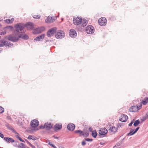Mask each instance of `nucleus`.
Wrapping results in <instances>:
<instances>
[{"instance_id": "36", "label": "nucleus", "mask_w": 148, "mask_h": 148, "mask_svg": "<svg viewBox=\"0 0 148 148\" xmlns=\"http://www.w3.org/2000/svg\"><path fill=\"white\" fill-rule=\"evenodd\" d=\"M5 28H6V29H9V30H12L13 28V27L12 26H6L5 27Z\"/></svg>"}, {"instance_id": "7", "label": "nucleus", "mask_w": 148, "mask_h": 148, "mask_svg": "<svg viewBox=\"0 0 148 148\" xmlns=\"http://www.w3.org/2000/svg\"><path fill=\"white\" fill-rule=\"evenodd\" d=\"M7 39L8 40L13 42H17L19 40L18 36V37H16L12 36L11 35H9L8 36Z\"/></svg>"}, {"instance_id": "54", "label": "nucleus", "mask_w": 148, "mask_h": 148, "mask_svg": "<svg viewBox=\"0 0 148 148\" xmlns=\"http://www.w3.org/2000/svg\"><path fill=\"white\" fill-rule=\"evenodd\" d=\"M7 119L9 120H11V117L9 116H7Z\"/></svg>"}, {"instance_id": "62", "label": "nucleus", "mask_w": 148, "mask_h": 148, "mask_svg": "<svg viewBox=\"0 0 148 148\" xmlns=\"http://www.w3.org/2000/svg\"><path fill=\"white\" fill-rule=\"evenodd\" d=\"M36 137H34V138H32V140H35L36 139Z\"/></svg>"}, {"instance_id": "25", "label": "nucleus", "mask_w": 148, "mask_h": 148, "mask_svg": "<svg viewBox=\"0 0 148 148\" xmlns=\"http://www.w3.org/2000/svg\"><path fill=\"white\" fill-rule=\"evenodd\" d=\"M6 41H4L3 40H0V47L3 46L4 45L5 46V43Z\"/></svg>"}, {"instance_id": "39", "label": "nucleus", "mask_w": 148, "mask_h": 148, "mask_svg": "<svg viewBox=\"0 0 148 148\" xmlns=\"http://www.w3.org/2000/svg\"><path fill=\"white\" fill-rule=\"evenodd\" d=\"M4 111V109L2 107L0 106V113H2Z\"/></svg>"}, {"instance_id": "22", "label": "nucleus", "mask_w": 148, "mask_h": 148, "mask_svg": "<svg viewBox=\"0 0 148 148\" xmlns=\"http://www.w3.org/2000/svg\"><path fill=\"white\" fill-rule=\"evenodd\" d=\"M129 110L131 112H135L137 110L136 106H132L129 109Z\"/></svg>"}, {"instance_id": "58", "label": "nucleus", "mask_w": 148, "mask_h": 148, "mask_svg": "<svg viewBox=\"0 0 148 148\" xmlns=\"http://www.w3.org/2000/svg\"><path fill=\"white\" fill-rule=\"evenodd\" d=\"M51 40H47L45 41V42H50V41H51Z\"/></svg>"}, {"instance_id": "3", "label": "nucleus", "mask_w": 148, "mask_h": 148, "mask_svg": "<svg viewBox=\"0 0 148 148\" xmlns=\"http://www.w3.org/2000/svg\"><path fill=\"white\" fill-rule=\"evenodd\" d=\"M57 28L54 27L49 29L47 32V36L48 37L52 36L56 32Z\"/></svg>"}, {"instance_id": "55", "label": "nucleus", "mask_w": 148, "mask_h": 148, "mask_svg": "<svg viewBox=\"0 0 148 148\" xmlns=\"http://www.w3.org/2000/svg\"><path fill=\"white\" fill-rule=\"evenodd\" d=\"M30 145L32 148H36L34 145L31 144Z\"/></svg>"}, {"instance_id": "47", "label": "nucleus", "mask_w": 148, "mask_h": 148, "mask_svg": "<svg viewBox=\"0 0 148 148\" xmlns=\"http://www.w3.org/2000/svg\"><path fill=\"white\" fill-rule=\"evenodd\" d=\"M86 144V143L85 141H82V146L85 145Z\"/></svg>"}, {"instance_id": "31", "label": "nucleus", "mask_w": 148, "mask_h": 148, "mask_svg": "<svg viewBox=\"0 0 148 148\" xmlns=\"http://www.w3.org/2000/svg\"><path fill=\"white\" fill-rule=\"evenodd\" d=\"M97 135V133L95 130L92 132V136L94 138H96Z\"/></svg>"}, {"instance_id": "10", "label": "nucleus", "mask_w": 148, "mask_h": 148, "mask_svg": "<svg viewBox=\"0 0 148 148\" xmlns=\"http://www.w3.org/2000/svg\"><path fill=\"white\" fill-rule=\"evenodd\" d=\"M69 34L71 37L73 38H75L77 35L76 31L73 29H71L70 30Z\"/></svg>"}, {"instance_id": "48", "label": "nucleus", "mask_w": 148, "mask_h": 148, "mask_svg": "<svg viewBox=\"0 0 148 148\" xmlns=\"http://www.w3.org/2000/svg\"><path fill=\"white\" fill-rule=\"evenodd\" d=\"M84 136H85L86 137L88 136L89 135V133L88 132L85 133Z\"/></svg>"}, {"instance_id": "23", "label": "nucleus", "mask_w": 148, "mask_h": 148, "mask_svg": "<svg viewBox=\"0 0 148 148\" xmlns=\"http://www.w3.org/2000/svg\"><path fill=\"white\" fill-rule=\"evenodd\" d=\"M45 22L47 23H51L53 22V20H52V18L51 17L48 16L45 20Z\"/></svg>"}, {"instance_id": "29", "label": "nucleus", "mask_w": 148, "mask_h": 148, "mask_svg": "<svg viewBox=\"0 0 148 148\" xmlns=\"http://www.w3.org/2000/svg\"><path fill=\"white\" fill-rule=\"evenodd\" d=\"M148 102V98L146 97L144 100H143L142 102V103L143 104L145 105Z\"/></svg>"}, {"instance_id": "14", "label": "nucleus", "mask_w": 148, "mask_h": 148, "mask_svg": "<svg viewBox=\"0 0 148 148\" xmlns=\"http://www.w3.org/2000/svg\"><path fill=\"white\" fill-rule=\"evenodd\" d=\"M45 28L44 27H39L34 29L35 34H39L42 33L45 30Z\"/></svg>"}, {"instance_id": "9", "label": "nucleus", "mask_w": 148, "mask_h": 148, "mask_svg": "<svg viewBox=\"0 0 148 148\" xmlns=\"http://www.w3.org/2000/svg\"><path fill=\"white\" fill-rule=\"evenodd\" d=\"M30 125L31 126L33 127H36L39 125V122L37 120H33L31 121Z\"/></svg>"}, {"instance_id": "19", "label": "nucleus", "mask_w": 148, "mask_h": 148, "mask_svg": "<svg viewBox=\"0 0 148 148\" xmlns=\"http://www.w3.org/2000/svg\"><path fill=\"white\" fill-rule=\"evenodd\" d=\"M45 129L49 130L53 127V125L51 123H45Z\"/></svg>"}, {"instance_id": "37", "label": "nucleus", "mask_w": 148, "mask_h": 148, "mask_svg": "<svg viewBox=\"0 0 148 148\" xmlns=\"http://www.w3.org/2000/svg\"><path fill=\"white\" fill-rule=\"evenodd\" d=\"M122 144L121 142H118L115 145L116 146H117L119 148H121V145Z\"/></svg>"}, {"instance_id": "5", "label": "nucleus", "mask_w": 148, "mask_h": 148, "mask_svg": "<svg viewBox=\"0 0 148 148\" xmlns=\"http://www.w3.org/2000/svg\"><path fill=\"white\" fill-rule=\"evenodd\" d=\"M64 34L63 31L60 30L56 34L55 36L57 39H62L64 37Z\"/></svg>"}, {"instance_id": "16", "label": "nucleus", "mask_w": 148, "mask_h": 148, "mask_svg": "<svg viewBox=\"0 0 148 148\" xmlns=\"http://www.w3.org/2000/svg\"><path fill=\"white\" fill-rule=\"evenodd\" d=\"M18 38H21L22 39L24 40H28L29 38V37L26 34H20L18 35Z\"/></svg>"}, {"instance_id": "52", "label": "nucleus", "mask_w": 148, "mask_h": 148, "mask_svg": "<svg viewBox=\"0 0 148 148\" xmlns=\"http://www.w3.org/2000/svg\"><path fill=\"white\" fill-rule=\"evenodd\" d=\"M51 18H52V21L53 20V22L55 20V17L53 16H52L51 17Z\"/></svg>"}, {"instance_id": "64", "label": "nucleus", "mask_w": 148, "mask_h": 148, "mask_svg": "<svg viewBox=\"0 0 148 148\" xmlns=\"http://www.w3.org/2000/svg\"><path fill=\"white\" fill-rule=\"evenodd\" d=\"M2 49H0V52L1 51H2Z\"/></svg>"}, {"instance_id": "27", "label": "nucleus", "mask_w": 148, "mask_h": 148, "mask_svg": "<svg viewBox=\"0 0 148 148\" xmlns=\"http://www.w3.org/2000/svg\"><path fill=\"white\" fill-rule=\"evenodd\" d=\"M140 123V121L138 120H137L134 122L133 125L134 127H136Z\"/></svg>"}, {"instance_id": "30", "label": "nucleus", "mask_w": 148, "mask_h": 148, "mask_svg": "<svg viewBox=\"0 0 148 148\" xmlns=\"http://www.w3.org/2000/svg\"><path fill=\"white\" fill-rule=\"evenodd\" d=\"M44 128L45 129V124L43 126L42 125L40 126L39 128L34 129V130L35 131H37L38 130L40 129H42Z\"/></svg>"}, {"instance_id": "44", "label": "nucleus", "mask_w": 148, "mask_h": 148, "mask_svg": "<svg viewBox=\"0 0 148 148\" xmlns=\"http://www.w3.org/2000/svg\"><path fill=\"white\" fill-rule=\"evenodd\" d=\"M134 120L133 119L131 122L128 125L129 126H132V124L133 123V122H134Z\"/></svg>"}, {"instance_id": "13", "label": "nucleus", "mask_w": 148, "mask_h": 148, "mask_svg": "<svg viewBox=\"0 0 148 148\" xmlns=\"http://www.w3.org/2000/svg\"><path fill=\"white\" fill-rule=\"evenodd\" d=\"M128 119V116L125 114H123L121 115V117L119 119V120L120 121L125 122L127 121Z\"/></svg>"}, {"instance_id": "28", "label": "nucleus", "mask_w": 148, "mask_h": 148, "mask_svg": "<svg viewBox=\"0 0 148 148\" xmlns=\"http://www.w3.org/2000/svg\"><path fill=\"white\" fill-rule=\"evenodd\" d=\"M148 118V112L147 113L145 116H143L141 119L142 121H144Z\"/></svg>"}, {"instance_id": "59", "label": "nucleus", "mask_w": 148, "mask_h": 148, "mask_svg": "<svg viewBox=\"0 0 148 148\" xmlns=\"http://www.w3.org/2000/svg\"><path fill=\"white\" fill-rule=\"evenodd\" d=\"M53 137L55 138H56V139H58V137H56V136H55L54 135L53 136Z\"/></svg>"}, {"instance_id": "17", "label": "nucleus", "mask_w": 148, "mask_h": 148, "mask_svg": "<svg viewBox=\"0 0 148 148\" xmlns=\"http://www.w3.org/2000/svg\"><path fill=\"white\" fill-rule=\"evenodd\" d=\"M5 125L8 129L11 130L15 134H19L11 126L9 123H7Z\"/></svg>"}, {"instance_id": "50", "label": "nucleus", "mask_w": 148, "mask_h": 148, "mask_svg": "<svg viewBox=\"0 0 148 148\" xmlns=\"http://www.w3.org/2000/svg\"><path fill=\"white\" fill-rule=\"evenodd\" d=\"M32 135H29L28 137L27 138L29 139H32Z\"/></svg>"}, {"instance_id": "45", "label": "nucleus", "mask_w": 148, "mask_h": 148, "mask_svg": "<svg viewBox=\"0 0 148 148\" xmlns=\"http://www.w3.org/2000/svg\"><path fill=\"white\" fill-rule=\"evenodd\" d=\"M6 32H0V35H4L6 34Z\"/></svg>"}, {"instance_id": "40", "label": "nucleus", "mask_w": 148, "mask_h": 148, "mask_svg": "<svg viewBox=\"0 0 148 148\" xmlns=\"http://www.w3.org/2000/svg\"><path fill=\"white\" fill-rule=\"evenodd\" d=\"M48 144L50 146L53 147V148H57L54 145L52 144L51 143H50L49 142Z\"/></svg>"}, {"instance_id": "33", "label": "nucleus", "mask_w": 148, "mask_h": 148, "mask_svg": "<svg viewBox=\"0 0 148 148\" xmlns=\"http://www.w3.org/2000/svg\"><path fill=\"white\" fill-rule=\"evenodd\" d=\"M25 148V146L23 143H20L19 144L18 148Z\"/></svg>"}, {"instance_id": "38", "label": "nucleus", "mask_w": 148, "mask_h": 148, "mask_svg": "<svg viewBox=\"0 0 148 148\" xmlns=\"http://www.w3.org/2000/svg\"><path fill=\"white\" fill-rule=\"evenodd\" d=\"M18 143V141H15V143L13 145L16 147H18V145H17V143Z\"/></svg>"}, {"instance_id": "32", "label": "nucleus", "mask_w": 148, "mask_h": 148, "mask_svg": "<svg viewBox=\"0 0 148 148\" xmlns=\"http://www.w3.org/2000/svg\"><path fill=\"white\" fill-rule=\"evenodd\" d=\"M6 43H5V46L6 47H10V46H13V44H12L10 42L7 41L6 42Z\"/></svg>"}, {"instance_id": "24", "label": "nucleus", "mask_w": 148, "mask_h": 148, "mask_svg": "<svg viewBox=\"0 0 148 148\" xmlns=\"http://www.w3.org/2000/svg\"><path fill=\"white\" fill-rule=\"evenodd\" d=\"M74 132L75 133H79L80 136H84V133L80 130H77L74 131Z\"/></svg>"}, {"instance_id": "41", "label": "nucleus", "mask_w": 148, "mask_h": 148, "mask_svg": "<svg viewBox=\"0 0 148 148\" xmlns=\"http://www.w3.org/2000/svg\"><path fill=\"white\" fill-rule=\"evenodd\" d=\"M85 140L87 141H92L93 139H90L89 138H85Z\"/></svg>"}, {"instance_id": "43", "label": "nucleus", "mask_w": 148, "mask_h": 148, "mask_svg": "<svg viewBox=\"0 0 148 148\" xmlns=\"http://www.w3.org/2000/svg\"><path fill=\"white\" fill-rule=\"evenodd\" d=\"M139 128H140V127H138L136 128L135 130H134V133H135L136 132Z\"/></svg>"}, {"instance_id": "11", "label": "nucleus", "mask_w": 148, "mask_h": 148, "mask_svg": "<svg viewBox=\"0 0 148 148\" xmlns=\"http://www.w3.org/2000/svg\"><path fill=\"white\" fill-rule=\"evenodd\" d=\"M110 126V127L108 130L109 131V132L110 133L113 134L116 132L118 130L117 127H116L114 126Z\"/></svg>"}, {"instance_id": "51", "label": "nucleus", "mask_w": 148, "mask_h": 148, "mask_svg": "<svg viewBox=\"0 0 148 148\" xmlns=\"http://www.w3.org/2000/svg\"><path fill=\"white\" fill-rule=\"evenodd\" d=\"M20 141L23 142H25V141L23 140L21 137L19 138L18 139Z\"/></svg>"}, {"instance_id": "12", "label": "nucleus", "mask_w": 148, "mask_h": 148, "mask_svg": "<svg viewBox=\"0 0 148 148\" xmlns=\"http://www.w3.org/2000/svg\"><path fill=\"white\" fill-rule=\"evenodd\" d=\"M45 34H42L38 36L35 38L34 40V41H40L42 40L45 37Z\"/></svg>"}, {"instance_id": "35", "label": "nucleus", "mask_w": 148, "mask_h": 148, "mask_svg": "<svg viewBox=\"0 0 148 148\" xmlns=\"http://www.w3.org/2000/svg\"><path fill=\"white\" fill-rule=\"evenodd\" d=\"M13 21V20L11 21V20L9 19H6L5 20V22L7 23H12Z\"/></svg>"}, {"instance_id": "53", "label": "nucleus", "mask_w": 148, "mask_h": 148, "mask_svg": "<svg viewBox=\"0 0 148 148\" xmlns=\"http://www.w3.org/2000/svg\"><path fill=\"white\" fill-rule=\"evenodd\" d=\"M121 126L122 125L121 123H118V124L117 125V126L119 127H121Z\"/></svg>"}, {"instance_id": "2", "label": "nucleus", "mask_w": 148, "mask_h": 148, "mask_svg": "<svg viewBox=\"0 0 148 148\" xmlns=\"http://www.w3.org/2000/svg\"><path fill=\"white\" fill-rule=\"evenodd\" d=\"M73 23L75 25H80L82 27H84L86 26L88 21L85 19H82L81 17H76L74 18L73 20Z\"/></svg>"}, {"instance_id": "42", "label": "nucleus", "mask_w": 148, "mask_h": 148, "mask_svg": "<svg viewBox=\"0 0 148 148\" xmlns=\"http://www.w3.org/2000/svg\"><path fill=\"white\" fill-rule=\"evenodd\" d=\"M136 106V109H137V110H139L141 108V107H142L141 104V103L140 104V106Z\"/></svg>"}, {"instance_id": "1", "label": "nucleus", "mask_w": 148, "mask_h": 148, "mask_svg": "<svg viewBox=\"0 0 148 148\" xmlns=\"http://www.w3.org/2000/svg\"><path fill=\"white\" fill-rule=\"evenodd\" d=\"M26 26L25 24L22 23H19L16 24L14 26L15 30L14 32H17V35L20 34L25 33V31L24 30L25 26Z\"/></svg>"}, {"instance_id": "4", "label": "nucleus", "mask_w": 148, "mask_h": 148, "mask_svg": "<svg viewBox=\"0 0 148 148\" xmlns=\"http://www.w3.org/2000/svg\"><path fill=\"white\" fill-rule=\"evenodd\" d=\"M86 31L87 34H91L94 32V28L92 25H89L86 27Z\"/></svg>"}, {"instance_id": "61", "label": "nucleus", "mask_w": 148, "mask_h": 148, "mask_svg": "<svg viewBox=\"0 0 148 148\" xmlns=\"http://www.w3.org/2000/svg\"><path fill=\"white\" fill-rule=\"evenodd\" d=\"M104 144V143H103V142H100V144L101 145H103Z\"/></svg>"}, {"instance_id": "20", "label": "nucleus", "mask_w": 148, "mask_h": 148, "mask_svg": "<svg viewBox=\"0 0 148 148\" xmlns=\"http://www.w3.org/2000/svg\"><path fill=\"white\" fill-rule=\"evenodd\" d=\"M62 128V124L61 123L59 124H56L54 127V130H59Z\"/></svg>"}, {"instance_id": "18", "label": "nucleus", "mask_w": 148, "mask_h": 148, "mask_svg": "<svg viewBox=\"0 0 148 148\" xmlns=\"http://www.w3.org/2000/svg\"><path fill=\"white\" fill-rule=\"evenodd\" d=\"M75 125L74 124L70 123L67 126V129L70 131H73L75 129Z\"/></svg>"}, {"instance_id": "15", "label": "nucleus", "mask_w": 148, "mask_h": 148, "mask_svg": "<svg viewBox=\"0 0 148 148\" xmlns=\"http://www.w3.org/2000/svg\"><path fill=\"white\" fill-rule=\"evenodd\" d=\"M108 132L107 130L105 128L101 129L99 131V133L100 135L104 136L106 135Z\"/></svg>"}, {"instance_id": "8", "label": "nucleus", "mask_w": 148, "mask_h": 148, "mask_svg": "<svg viewBox=\"0 0 148 148\" xmlns=\"http://www.w3.org/2000/svg\"><path fill=\"white\" fill-rule=\"evenodd\" d=\"M26 26L25 27H26L28 30H33L34 28V25L33 24L30 22H27L25 24Z\"/></svg>"}, {"instance_id": "34", "label": "nucleus", "mask_w": 148, "mask_h": 148, "mask_svg": "<svg viewBox=\"0 0 148 148\" xmlns=\"http://www.w3.org/2000/svg\"><path fill=\"white\" fill-rule=\"evenodd\" d=\"M33 18L35 19H39L40 17L41 16L39 15H35L32 16Z\"/></svg>"}, {"instance_id": "60", "label": "nucleus", "mask_w": 148, "mask_h": 148, "mask_svg": "<svg viewBox=\"0 0 148 148\" xmlns=\"http://www.w3.org/2000/svg\"><path fill=\"white\" fill-rule=\"evenodd\" d=\"M113 148H119L117 146H116V145H115V146Z\"/></svg>"}, {"instance_id": "21", "label": "nucleus", "mask_w": 148, "mask_h": 148, "mask_svg": "<svg viewBox=\"0 0 148 148\" xmlns=\"http://www.w3.org/2000/svg\"><path fill=\"white\" fill-rule=\"evenodd\" d=\"M4 140L7 142L9 143L11 142L14 143V140L12 138L9 137H5L4 138Z\"/></svg>"}, {"instance_id": "46", "label": "nucleus", "mask_w": 148, "mask_h": 148, "mask_svg": "<svg viewBox=\"0 0 148 148\" xmlns=\"http://www.w3.org/2000/svg\"><path fill=\"white\" fill-rule=\"evenodd\" d=\"M88 130L90 132H94L93 131H92V128L91 127H89Z\"/></svg>"}, {"instance_id": "49", "label": "nucleus", "mask_w": 148, "mask_h": 148, "mask_svg": "<svg viewBox=\"0 0 148 148\" xmlns=\"http://www.w3.org/2000/svg\"><path fill=\"white\" fill-rule=\"evenodd\" d=\"M0 137L2 138H4L3 135V134L1 133L0 132Z\"/></svg>"}, {"instance_id": "56", "label": "nucleus", "mask_w": 148, "mask_h": 148, "mask_svg": "<svg viewBox=\"0 0 148 148\" xmlns=\"http://www.w3.org/2000/svg\"><path fill=\"white\" fill-rule=\"evenodd\" d=\"M18 139L19 138H20V137L18 135H16L15 136Z\"/></svg>"}, {"instance_id": "57", "label": "nucleus", "mask_w": 148, "mask_h": 148, "mask_svg": "<svg viewBox=\"0 0 148 148\" xmlns=\"http://www.w3.org/2000/svg\"><path fill=\"white\" fill-rule=\"evenodd\" d=\"M25 140L27 142L29 145H30L31 144V143H30L29 141L28 140H27L26 139Z\"/></svg>"}, {"instance_id": "26", "label": "nucleus", "mask_w": 148, "mask_h": 148, "mask_svg": "<svg viewBox=\"0 0 148 148\" xmlns=\"http://www.w3.org/2000/svg\"><path fill=\"white\" fill-rule=\"evenodd\" d=\"M134 134H135V133H134V129H131L129 133H128L127 134V136H132Z\"/></svg>"}, {"instance_id": "63", "label": "nucleus", "mask_w": 148, "mask_h": 148, "mask_svg": "<svg viewBox=\"0 0 148 148\" xmlns=\"http://www.w3.org/2000/svg\"><path fill=\"white\" fill-rule=\"evenodd\" d=\"M14 20V18H11V21H12V20Z\"/></svg>"}, {"instance_id": "6", "label": "nucleus", "mask_w": 148, "mask_h": 148, "mask_svg": "<svg viewBox=\"0 0 148 148\" xmlns=\"http://www.w3.org/2000/svg\"><path fill=\"white\" fill-rule=\"evenodd\" d=\"M107 21V19L104 17L101 18L98 20V22L99 24L101 26L104 25H106Z\"/></svg>"}]
</instances>
